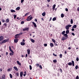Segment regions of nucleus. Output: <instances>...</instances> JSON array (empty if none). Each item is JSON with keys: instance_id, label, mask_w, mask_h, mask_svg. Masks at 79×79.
<instances>
[{"instance_id": "a19ab883", "label": "nucleus", "mask_w": 79, "mask_h": 79, "mask_svg": "<svg viewBox=\"0 0 79 79\" xmlns=\"http://www.w3.org/2000/svg\"><path fill=\"white\" fill-rule=\"evenodd\" d=\"M14 19H16V15H14Z\"/></svg>"}, {"instance_id": "c85d7f7f", "label": "nucleus", "mask_w": 79, "mask_h": 79, "mask_svg": "<svg viewBox=\"0 0 79 79\" xmlns=\"http://www.w3.org/2000/svg\"><path fill=\"white\" fill-rule=\"evenodd\" d=\"M62 56H63V55H62V54H60L59 55L60 58H62Z\"/></svg>"}, {"instance_id": "bf43d9fd", "label": "nucleus", "mask_w": 79, "mask_h": 79, "mask_svg": "<svg viewBox=\"0 0 79 79\" xmlns=\"http://www.w3.org/2000/svg\"><path fill=\"white\" fill-rule=\"evenodd\" d=\"M24 1V0H21V3H23V2Z\"/></svg>"}, {"instance_id": "5fc2aeb1", "label": "nucleus", "mask_w": 79, "mask_h": 79, "mask_svg": "<svg viewBox=\"0 0 79 79\" xmlns=\"http://www.w3.org/2000/svg\"><path fill=\"white\" fill-rule=\"evenodd\" d=\"M53 55L55 56H57L56 54H55L54 53H53Z\"/></svg>"}, {"instance_id": "e2e57ef3", "label": "nucleus", "mask_w": 79, "mask_h": 79, "mask_svg": "<svg viewBox=\"0 0 79 79\" xmlns=\"http://www.w3.org/2000/svg\"><path fill=\"white\" fill-rule=\"evenodd\" d=\"M40 68H41V69H42V67L41 65H40Z\"/></svg>"}, {"instance_id": "338daca9", "label": "nucleus", "mask_w": 79, "mask_h": 79, "mask_svg": "<svg viewBox=\"0 0 79 79\" xmlns=\"http://www.w3.org/2000/svg\"><path fill=\"white\" fill-rule=\"evenodd\" d=\"M57 76H60V73H58Z\"/></svg>"}, {"instance_id": "f257e3e1", "label": "nucleus", "mask_w": 79, "mask_h": 79, "mask_svg": "<svg viewBox=\"0 0 79 79\" xmlns=\"http://www.w3.org/2000/svg\"><path fill=\"white\" fill-rule=\"evenodd\" d=\"M10 40L9 38H8L7 40H3L2 43V44H5V43H6V42H8Z\"/></svg>"}, {"instance_id": "39448f33", "label": "nucleus", "mask_w": 79, "mask_h": 79, "mask_svg": "<svg viewBox=\"0 0 79 79\" xmlns=\"http://www.w3.org/2000/svg\"><path fill=\"white\" fill-rule=\"evenodd\" d=\"M3 40V36H0V41H2Z\"/></svg>"}, {"instance_id": "f3484780", "label": "nucleus", "mask_w": 79, "mask_h": 79, "mask_svg": "<svg viewBox=\"0 0 79 79\" xmlns=\"http://www.w3.org/2000/svg\"><path fill=\"white\" fill-rule=\"evenodd\" d=\"M55 6H56V5L54 4L53 5V7H52L53 10H55Z\"/></svg>"}, {"instance_id": "20e7f679", "label": "nucleus", "mask_w": 79, "mask_h": 79, "mask_svg": "<svg viewBox=\"0 0 79 79\" xmlns=\"http://www.w3.org/2000/svg\"><path fill=\"white\" fill-rule=\"evenodd\" d=\"M6 77V76H5V75L3 74L2 76L1 79H5V77Z\"/></svg>"}, {"instance_id": "f704fd0d", "label": "nucleus", "mask_w": 79, "mask_h": 79, "mask_svg": "<svg viewBox=\"0 0 79 79\" xmlns=\"http://www.w3.org/2000/svg\"><path fill=\"white\" fill-rule=\"evenodd\" d=\"M53 63H56V62H57V61L56 60H53Z\"/></svg>"}, {"instance_id": "393cba45", "label": "nucleus", "mask_w": 79, "mask_h": 79, "mask_svg": "<svg viewBox=\"0 0 79 79\" xmlns=\"http://www.w3.org/2000/svg\"><path fill=\"white\" fill-rule=\"evenodd\" d=\"M68 65H69V66H71V65H72V62H69L68 63Z\"/></svg>"}, {"instance_id": "9d476101", "label": "nucleus", "mask_w": 79, "mask_h": 79, "mask_svg": "<svg viewBox=\"0 0 79 79\" xmlns=\"http://www.w3.org/2000/svg\"><path fill=\"white\" fill-rule=\"evenodd\" d=\"M32 23L33 24V25H34V27H36L37 25H36V24H35V23L34 22H32Z\"/></svg>"}, {"instance_id": "412c9836", "label": "nucleus", "mask_w": 79, "mask_h": 79, "mask_svg": "<svg viewBox=\"0 0 79 79\" xmlns=\"http://www.w3.org/2000/svg\"><path fill=\"white\" fill-rule=\"evenodd\" d=\"M72 63L73 66H74V62L73 60L72 61Z\"/></svg>"}, {"instance_id": "13d9d810", "label": "nucleus", "mask_w": 79, "mask_h": 79, "mask_svg": "<svg viewBox=\"0 0 79 79\" xmlns=\"http://www.w3.org/2000/svg\"><path fill=\"white\" fill-rule=\"evenodd\" d=\"M72 35H73V36H74V35H75V34H74V33H72Z\"/></svg>"}, {"instance_id": "423d86ee", "label": "nucleus", "mask_w": 79, "mask_h": 79, "mask_svg": "<svg viewBox=\"0 0 79 79\" xmlns=\"http://www.w3.org/2000/svg\"><path fill=\"white\" fill-rule=\"evenodd\" d=\"M29 27H27V28H24L23 29V31H29Z\"/></svg>"}, {"instance_id": "9b49d317", "label": "nucleus", "mask_w": 79, "mask_h": 79, "mask_svg": "<svg viewBox=\"0 0 79 79\" xmlns=\"http://www.w3.org/2000/svg\"><path fill=\"white\" fill-rule=\"evenodd\" d=\"M23 75V72H21L20 73V77H22Z\"/></svg>"}, {"instance_id": "680f3d73", "label": "nucleus", "mask_w": 79, "mask_h": 79, "mask_svg": "<svg viewBox=\"0 0 79 79\" xmlns=\"http://www.w3.org/2000/svg\"><path fill=\"white\" fill-rule=\"evenodd\" d=\"M60 73H62V69H60Z\"/></svg>"}, {"instance_id": "c756f323", "label": "nucleus", "mask_w": 79, "mask_h": 79, "mask_svg": "<svg viewBox=\"0 0 79 79\" xmlns=\"http://www.w3.org/2000/svg\"><path fill=\"white\" fill-rule=\"evenodd\" d=\"M10 78H11V79H12L13 78V76H12V75L11 74H10Z\"/></svg>"}, {"instance_id": "f8f14e48", "label": "nucleus", "mask_w": 79, "mask_h": 79, "mask_svg": "<svg viewBox=\"0 0 79 79\" xmlns=\"http://www.w3.org/2000/svg\"><path fill=\"white\" fill-rule=\"evenodd\" d=\"M6 23H9L10 22V20H9V19H7L5 21Z\"/></svg>"}, {"instance_id": "79ce46f5", "label": "nucleus", "mask_w": 79, "mask_h": 79, "mask_svg": "<svg viewBox=\"0 0 79 79\" xmlns=\"http://www.w3.org/2000/svg\"><path fill=\"white\" fill-rule=\"evenodd\" d=\"M24 23V21H22L21 22V24H23Z\"/></svg>"}, {"instance_id": "37998d69", "label": "nucleus", "mask_w": 79, "mask_h": 79, "mask_svg": "<svg viewBox=\"0 0 79 79\" xmlns=\"http://www.w3.org/2000/svg\"><path fill=\"white\" fill-rule=\"evenodd\" d=\"M2 23H5V20L3 19H2Z\"/></svg>"}, {"instance_id": "a211bd4d", "label": "nucleus", "mask_w": 79, "mask_h": 79, "mask_svg": "<svg viewBox=\"0 0 79 79\" xmlns=\"http://www.w3.org/2000/svg\"><path fill=\"white\" fill-rule=\"evenodd\" d=\"M20 44L21 45H25V43L21 42L20 43Z\"/></svg>"}, {"instance_id": "4c0bfd02", "label": "nucleus", "mask_w": 79, "mask_h": 79, "mask_svg": "<svg viewBox=\"0 0 79 79\" xmlns=\"http://www.w3.org/2000/svg\"><path fill=\"white\" fill-rule=\"evenodd\" d=\"M75 68L76 69H78V65H76L75 67Z\"/></svg>"}, {"instance_id": "0eeeda50", "label": "nucleus", "mask_w": 79, "mask_h": 79, "mask_svg": "<svg viewBox=\"0 0 79 79\" xmlns=\"http://www.w3.org/2000/svg\"><path fill=\"white\" fill-rule=\"evenodd\" d=\"M27 52L28 55H30V53L31 52V50H30V49H28L27 50Z\"/></svg>"}, {"instance_id": "4be33fe9", "label": "nucleus", "mask_w": 79, "mask_h": 79, "mask_svg": "<svg viewBox=\"0 0 79 79\" xmlns=\"http://www.w3.org/2000/svg\"><path fill=\"white\" fill-rule=\"evenodd\" d=\"M77 27V25H75L72 27V28H76Z\"/></svg>"}, {"instance_id": "7c9ffc66", "label": "nucleus", "mask_w": 79, "mask_h": 79, "mask_svg": "<svg viewBox=\"0 0 79 79\" xmlns=\"http://www.w3.org/2000/svg\"><path fill=\"white\" fill-rule=\"evenodd\" d=\"M70 23L71 24H73V19H71Z\"/></svg>"}, {"instance_id": "3c124183", "label": "nucleus", "mask_w": 79, "mask_h": 79, "mask_svg": "<svg viewBox=\"0 0 79 79\" xmlns=\"http://www.w3.org/2000/svg\"><path fill=\"white\" fill-rule=\"evenodd\" d=\"M54 45L55 46H58V44H57L56 43H54Z\"/></svg>"}, {"instance_id": "bb28decb", "label": "nucleus", "mask_w": 79, "mask_h": 79, "mask_svg": "<svg viewBox=\"0 0 79 79\" xmlns=\"http://www.w3.org/2000/svg\"><path fill=\"white\" fill-rule=\"evenodd\" d=\"M65 27H66V29L67 30H68L69 29V27L68 26H66Z\"/></svg>"}, {"instance_id": "1a4fd4ad", "label": "nucleus", "mask_w": 79, "mask_h": 79, "mask_svg": "<svg viewBox=\"0 0 79 79\" xmlns=\"http://www.w3.org/2000/svg\"><path fill=\"white\" fill-rule=\"evenodd\" d=\"M18 41V39H14V42L15 43H17Z\"/></svg>"}, {"instance_id": "052dcab7", "label": "nucleus", "mask_w": 79, "mask_h": 79, "mask_svg": "<svg viewBox=\"0 0 79 79\" xmlns=\"http://www.w3.org/2000/svg\"><path fill=\"white\" fill-rule=\"evenodd\" d=\"M16 74L17 76H19V73H16Z\"/></svg>"}, {"instance_id": "5701e85b", "label": "nucleus", "mask_w": 79, "mask_h": 79, "mask_svg": "<svg viewBox=\"0 0 79 79\" xmlns=\"http://www.w3.org/2000/svg\"><path fill=\"white\" fill-rule=\"evenodd\" d=\"M69 31L68 30H67L66 31V34H69Z\"/></svg>"}, {"instance_id": "2eb2a0df", "label": "nucleus", "mask_w": 79, "mask_h": 79, "mask_svg": "<svg viewBox=\"0 0 79 79\" xmlns=\"http://www.w3.org/2000/svg\"><path fill=\"white\" fill-rule=\"evenodd\" d=\"M16 10H17V11H19V10H20V7H18L17 8L15 9Z\"/></svg>"}, {"instance_id": "a878e982", "label": "nucleus", "mask_w": 79, "mask_h": 79, "mask_svg": "<svg viewBox=\"0 0 79 79\" xmlns=\"http://www.w3.org/2000/svg\"><path fill=\"white\" fill-rule=\"evenodd\" d=\"M64 36H65V37H68V34H64L63 35Z\"/></svg>"}, {"instance_id": "cd10ccee", "label": "nucleus", "mask_w": 79, "mask_h": 79, "mask_svg": "<svg viewBox=\"0 0 79 79\" xmlns=\"http://www.w3.org/2000/svg\"><path fill=\"white\" fill-rule=\"evenodd\" d=\"M56 19V17H54L53 19H52V21H55Z\"/></svg>"}, {"instance_id": "09e8293b", "label": "nucleus", "mask_w": 79, "mask_h": 79, "mask_svg": "<svg viewBox=\"0 0 79 79\" xmlns=\"http://www.w3.org/2000/svg\"><path fill=\"white\" fill-rule=\"evenodd\" d=\"M28 13H29L28 12V13H27V14H25V16H26L27 15H28Z\"/></svg>"}, {"instance_id": "ddd939ff", "label": "nucleus", "mask_w": 79, "mask_h": 79, "mask_svg": "<svg viewBox=\"0 0 79 79\" xmlns=\"http://www.w3.org/2000/svg\"><path fill=\"white\" fill-rule=\"evenodd\" d=\"M50 46L51 47H53L54 46L53 44L52 43H50Z\"/></svg>"}, {"instance_id": "69168bd1", "label": "nucleus", "mask_w": 79, "mask_h": 79, "mask_svg": "<svg viewBox=\"0 0 79 79\" xmlns=\"http://www.w3.org/2000/svg\"><path fill=\"white\" fill-rule=\"evenodd\" d=\"M72 31H74V29L72 28Z\"/></svg>"}, {"instance_id": "4468645a", "label": "nucleus", "mask_w": 79, "mask_h": 79, "mask_svg": "<svg viewBox=\"0 0 79 79\" xmlns=\"http://www.w3.org/2000/svg\"><path fill=\"white\" fill-rule=\"evenodd\" d=\"M14 68L15 69V70H16V71H18V69L17 68V67L15 66L14 67Z\"/></svg>"}, {"instance_id": "aec40b11", "label": "nucleus", "mask_w": 79, "mask_h": 79, "mask_svg": "<svg viewBox=\"0 0 79 79\" xmlns=\"http://www.w3.org/2000/svg\"><path fill=\"white\" fill-rule=\"evenodd\" d=\"M31 42H32V43H34L35 42V40L32 39H31Z\"/></svg>"}, {"instance_id": "de8ad7c7", "label": "nucleus", "mask_w": 79, "mask_h": 79, "mask_svg": "<svg viewBox=\"0 0 79 79\" xmlns=\"http://www.w3.org/2000/svg\"><path fill=\"white\" fill-rule=\"evenodd\" d=\"M67 26L69 27H71V25H68Z\"/></svg>"}, {"instance_id": "473e14b6", "label": "nucleus", "mask_w": 79, "mask_h": 79, "mask_svg": "<svg viewBox=\"0 0 79 79\" xmlns=\"http://www.w3.org/2000/svg\"><path fill=\"white\" fill-rule=\"evenodd\" d=\"M30 16H31L28 17V18L27 19V21H29V18L30 17Z\"/></svg>"}, {"instance_id": "6ab92c4d", "label": "nucleus", "mask_w": 79, "mask_h": 79, "mask_svg": "<svg viewBox=\"0 0 79 79\" xmlns=\"http://www.w3.org/2000/svg\"><path fill=\"white\" fill-rule=\"evenodd\" d=\"M17 63L18 64H19V65H21V64L18 61H17Z\"/></svg>"}, {"instance_id": "a18cd8bd", "label": "nucleus", "mask_w": 79, "mask_h": 79, "mask_svg": "<svg viewBox=\"0 0 79 79\" xmlns=\"http://www.w3.org/2000/svg\"><path fill=\"white\" fill-rule=\"evenodd\" d=\"M2 71H3V69H2V68H1V69H0V72H2Z\"/></svg>"}, {"instance_id": "58836bf2", "label": "nucleus", "mask_w": 79, "mask_h": 79, "mask_svg": "<svg viewBox=\"0 0 79 79\" xmlns=\"http://www.w3.org/2000/svg\"><path fill=\"white\" fill-rule=\"evenodd\" d=\"M29 67H30V70H32V66L31 65H30Z\"/></svg>"}, {"instance_id": "e433bc0d", "label": "nucleus", "mask_w": 79, "mask_h": 79, "mask_svg": "<svg viewBox=\"0 0 79 79\" xmlns=\"http://www.w3.org/2000/svg\"><path fill=\"white\" fill-rule=\"evenodd\" d=\"M61 18H63L64 17V15L63 14H62L61 15Z\"/></svg>"}, {"instance_id": "0e129e2a", "label": "nucleus", "mask_w": 79, "mask_h": 79, "mask_svg": "<svg viewBox=\"0 0 79 79\" xmlns=\"http://www.w3.org/2000/svg\"><path fill=\"white\" fill-rule=\"evenodd\" d=\"M12 55V53H10V54H9V55H10V56H11Z\"/></svg>"}, {"instance_id": "7ed1b4c3", "label": "nucleus", "mask_w": 79, "mask_h": 79, "mask_svg": "<svg viewBox=\"0 0 79 79\" xmlns=\"http://www.w3.org/2000/svg\"><path fill=\"white\" fill-rule=\"evenodd\" d=\"M68 39V37H66L65 36H63L62 38V40H66Z\"/></svg>"}, {"instance_id": "774afa93", "label": "nucleus", "mask_w": 79, "mask_h": 79, "mask_svg": "<svg viewBox=\"0 0 79 79\" xmlns=\"http://www.w3.org/2000/svg\"><path fill=\"white\" fill-rule=\"evenodd\" d=\"M77 10L78 11H79V7H78V8L77 9Z\"/></svg>"}, {"instance_id": "f03ea898", "label": "nucleus", "mask_w": 79, "mask_h": 79, "mask_svg": "<svg viewBox=\"0 0 79 79\" xmlns=\"http://www.w3.org/2000/svg\"><path fill=\"white\" fill-rule=\"evenodd\" d=\"M9 50L10 51V52H11V53H12V55H14V52H13V51L11 50V48L10 46L9 47Z\"/></svg>"}, {"instance_id": "2f4dec72", "label": "nucleus", "mask_w": 79, "mask_h": 79, "mask_svg": "<svg viewBox=\"0 0 79 79\" xmlns=\"http://www.w3.org/2000/svg\"><path fill=\"white\" fill-rule=\"evenodd\" d=\"M52 40L53 42H54V43H55V42H56V41H55V40H54V39H52Z\"/></svg>"}, {"instance_id": "dca6fc26", "label": "nucleus", "mask_w": 79, "mask_h": 79, "mask_svg": "<svg viewBox=\"0 0 79 79\" xmlns=\"http://www.w3.org/2000/svg\"><path fill=\"white\" fill-rule=\"evenodd\" d=\"M10 11L11 12V13H15L16 12L15 10L12 9H11L10 10Z\"/></svg>"}, {"instance_id": "603ef678", "label": "nucleus", "mask_w": 79, "mask_h": 79, "mask_svg": "<svg viewBox=\"0 0 79 79\" xmlns=\"http://www.w3.org/2000/svg\"><path fill=\"white\" fill-rule=\"evenodd\" d=\"M76 61H79V58L78 57L77 58Z\"/></svg>"}, {"instance_id": "c03bdc74", "label": "nucleus", "mask_w": 79, "mask_h": 79, "mask_svg": "<svg viewBox=\"0 0 79 79\" xmlns=\"http://www.w3.org/2000/svg\"><path fill=\"white\" fill-rule=\"evenodd\" d=\"M32 18H33V17H30L29 19H30V20H31L32 19Z\"/></svg>"}, {"instance_id": "8fccbe9b", "label": "nucleus", "mask_w": 79, "mask_h": 79, "mask_svg": "<svg viewBox=\"0 0 79 79\" xmlns=\"http://www.w3.org/2000/svg\"><path fill=\"white\" fill-rule=\"evenodd\" d=\"M44 47H47V44H44Z\"/></svg>"}, {"instance_id": "ea45409f", "label": "nucleus", "mask_w": 79, "mask_h": 79, "mask_svg": "<svg viewBox=\"0 0 79 79\" xmlns=\"http://www.w3.org/2000/svg\"><path fill=\"white\" fill-rule=\"evenodd\" d=\"M35 66H37V67H39V64H35Z\"/></svg>"}, {"instance_id": "6e6d98bb", "label": "nucleus", "mask_w": 79, "mask_h": 79, "mask_svg": "<svg viewBox=\"0 0 79 79\" xmlns=\"http://www.w3.org/2000/svg\"><path fill=\"white\" fill-rule=\"evenodd\" d=\"M52 19V17L50 18L49 21H51Z\"/></svg>"}, {"instance_id": "6e6552de", "label": "nucleus", "mask_w": 79, "mask_h": 79, "mask_svg": "<svg viewBox=\"0 0 79 79\" xmlns=\"http://www.w3.org/2000/svg\"><path fill=\"white\" fill-rule=\"evenodd\" d=\"M19 35L18 34H17L15 35V39H18L19 38Z\"/></svg>"}, {"instance_id": "4d7b16f0", "label": "nucleus", "mask_w": 79, "mask_h": 79, "mask_svg": "<svg viewBox=\"0 0 79 79\" xmlns=\"http://www.w3.org/2000/svg\"><path fill=\"white\" fill-rule=\"evenodd\" d=\"M65 11H68V9L67 8H66Z\"/></svg>"}, {"instance_id": "864d4df0", "label": "nucleus", "mask_w": 79, "mask_h": 79, "mask_svg": "<svg viewBox=\"0 0 79 79\" xmlns=\"http://www.w3.org/2000/svg\"><path fill=\"white\" fill-rule=\"evenodd\" d=\"M18 34L19 35H22L23 34V33H20Z\"/></svg>"}, {"instance_id": "72a5a7b5", "label": "nucleus", "mask_w": 79, "mask_h": 79, "mask_svg": "<svg viewBox=\"0 0 79 79\" xmlns=\"http://www.w3.org/2000/svg\"><path fill=\"white\" fill-rule=\"evenodd\" d=\"M64 34H65V31H63L62 32V35H64Z\"/></svg>"}, {"instance_id": "49530a36", "label": "nucleus", "mask_w": 79, "mask_h": 79, "mask_svg": "<svg viewBox=\"0 0 79 79\" xmlns=\"http://www.w3.org/2000/svg\"><path fill=\"white\" fill-rule=\"evenodd\" d=\"M76 79H79V76L77 75V76Z\"/></svg>"}, {"instance_id": "c9c22d12", "label": "nucleus", "mask_w": 79, "mask_h": 79, "mask_svg": "<svg viewBox=\"0 0 79 79\" xmlns=\"http://www.w3.org/2000/svg\"><path fill=\"white\" fill-rule=\"evenodd\" d=\"M3 26H4L5 27H6L7 26V24H6V23H5L4 24Z\"/></svg>"}, {"instance_id": "b1692460", "label": "nucleus", "mask_w": 79, "mask_h": 79, "mask_svg": "<svg viewBox=\"0 0 79 79\" xmlns=\"http://www.w3.org/2000/svg\"><path fill=\"white\" fill-rule=\"evenodd\" d=\"M46 14L45 13V12H44V13H43L42 15V16H45Z\"/></svg>"}]
</instances>
